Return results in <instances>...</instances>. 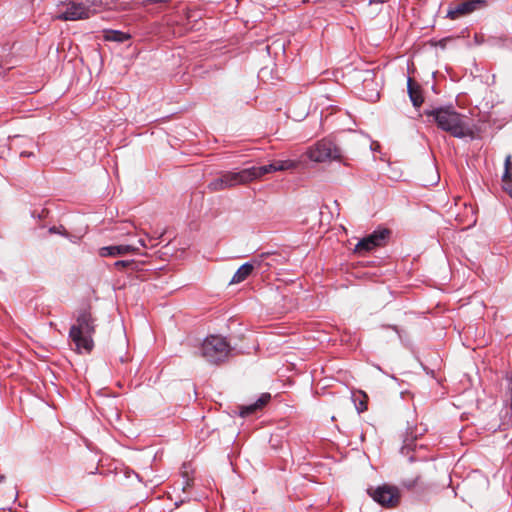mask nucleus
I'll return each instance as SVG.
<instances>
[{"instance_id":"4","label":"nucleus","mask_w":512,"mask_h":512,"mask_svg":"<svg viewBox=\"0 0 512 512\" xmlns=\"http://www.w3.org/2000/svg\"><path fill=\"white\" fill-rule=\"evenodd\" d=\"M231 351L230 344L224 337L211 335L207 337L201 346V355L208 362L218 364L225 361Z\"/></svg>"},{"instance_id":"6","label":"nucleus","mask_w":512,"mask_h":512,"mask_svg":"<svg viewBox=\"0 0 512 512\" xmlns=\"http://www.w3.org/2000/svg\"><path fill=\"white\" fill-rule=\"evenodd\" d=\"M486 6L485 0H465L462 2H453L447 11V18L456 20L467 16L474 11L480 10Z\"/></svg>"},{"instance_id":"24","label":"nucleus","mask_w":512,"mask_h":512,"mask_svg":"<svg viewBox=\"0 0 512 512\" xmlns=\"http://www.w3.org/2000/svg\"><path fill=\"white\" fill-rule=\"evenodd\" d=\"M4 476L0 475V483L3 481Z\"/></svg>"},{"instance_id":"20","label":"nucleus","mask_w":512,"mask_h":512,"mask_svg":"<svg viewBox=\"0 0 512 512\" xmlns=\"http://www.w3.org/2000/svg\"><path fill=\"white\" fill-rule=\"evenodd\" d=\"M49 232H50V233H59V234H62V232L59 230V228H58V227H55V226L51 227V228L49 229Z\"/></svg>"},{"instance_id":"21","label":"nucleus","mask_w":512,"mask_h":512,"mask_svg":"<svg viewBox=\"0 0 512 512\" xmlns=\"http://www.w3.org/2000/svg\"><path fill=\"white\" fill-rule=\"evenodd\" d=\"M32 155H33V153H31V152H26V151H23V152H21V153H20V156H21V157H30V156H32Z\"/></svg>"},{"instance_id":"18","label":"nucleus","mask_w":512,"mask_h":512,"mask_svg":"<svg viewBox=\"0 0 512 512\" xmlns=\"http://www.w3.org/2000/svg\"><path fill=\"white\" fill-rule=\"evenodd\" d=\"M420 478H421L420 473L411 474L410 476H407L403 479L402 485L408 489H412V488L416 487Z\"/></svg>"},{"instance_id":"11","label":"nucleus","mask_w":512,"mask_h":512,"mask_svg":"<svg viewBox=\"0 0 512 512\" xmlns=\"http://www.w3.org/2000/svg\"><path fill=\"white\" fill-rule=\"evenodd\" d=\"M138 248L133 245H114V246H107L102 247L99 250V254L102 257H108V256H122L126 254H133L138 252Z\"/></svg>"},{"instance_id":"15","label":"nucleus","mask_w":512,"mask_h":512,"mask_svg":"<svg viewBox=\"0 0 512 512\" xmlns=\"http://www.w3.org/2000/svg\"><path fill=\"white\" fill-rule=\"evenodd\" d=\"M104 38L108 41L124 42L130 38V35L117 30L104 31Z\"/></svg>"},{"instance_id":"5","label":"nucleus","mask_w":512,"mask_h":512,"mask_svg":"<svg viewBox=\"0 0 512 512\" xmlns=\"http://www.w3.org/2000/svg\"><path fill=\"white\" fill-rule=\"evenodd\" d=\"M307 157L314 162L321 163L331 160H340L341 149L330 139L317 141L306 151Z\"/></svg>"},{"instance_id":"12","label":"nucleus","mask_w":512,"mask_h":512,"mask_svg":"<svg viewBox=\"0 0 512 512\" xmlns=\"http://www.w3.org/2000/svg\"><path fill=\"white\" fill-rule=\"evenodd\" d=\"M407 89L413 106L416 108L420 107L424 102L420 84L417 83L413 78H408Z\"/></svg>"},{"instance_id":"8","label":"nucleus","mask_w":512,"mask_h":512,"mask_svg":"<svg viewBox=\"0 0 512 512\" xmlns=\"http://www.w3.org/2000/svg\"><path fill=\"white\" fill-rule=\"evenodd\" d=\"M369 494L377 503L387 508L396 507L400 501L398 489L388 485L378 487L373 492L369 491Z\"/></svg>"},{"instance_id":"13","label":"nucleus","mask_w":512,"mask_h":512,"mask_svg":"<svg viewBox=\"0 0 512 512\" xmlns=\"http://www.w3.org/2000/svg\"><path fill=\"white\" fill-rule=\"evenodd\" d=\"M271 399V396L269 393H264L260 396V398L253 404L244 406L241 408L240 415L242 417H246L257 410L262 409Z\"/></svg>"},{"instance_id":"9","label":"nucleus","mask_w":512,"mask_h":512,"mask_svg":"<svg viewBox=\"0 0 512 512\" xmlns=\"http://www.w3.org/2000/svg\"><path fill=\"white\" fill-rule=\"evenodd\" d=\"M271 256H273V255L270 253H263L260 255V259L255 258L251 263H245V264L241 265L238 268V270L235 272V274L233 275L230 283L238 284V283L243 282L245 279H247L250 276V274L254 270L255 266L261 267L262 264L264 263L263 259L269 258Z\"/></svg>"},{"instance_id":"16","label":"nucleus","mask_w":512,"mask_h":512,"mask_svg":"<svg viewBox=\"0 0 512 512\" xmlns=\"http://www.w3.org/2000/svg\"><path fill=\"white\" fill-rule=\"evenodd\" d=\"M360 398L354 394L355 407L359 413L368 409V396L364 391H358Z\"/></svg>"},{"instance_id":"23","label":"nucleus","mask_w":512,"mask_h":512,"mask_svg":"<svg viewBox=\"0 0 512 512\" xmlns=\"http://www.w3.org/2000/svg\"><path fill=\"white\" fill-rule=\"evenodd\" d=\"M57 19L64 20V13H60L56 17Z\"/></svg>"},{"instance_id":"14","label":"nucleus","mask_w":512,"mask_h":512,"mask_svg":"<svg viewBox=\"0 0 512 512\" xmlns=\"http://www.w3.org/2000/svg\"><path fill=\"white\" fill-rule=\"evenodd\" d=\"M503 189L512 198V160L507 157L505 162V172L502 178Z\"/></svg>"},{"instance_id":"19","label":"nucleus","mask_w":512,"mask_h":512,"mask_svg":"<svg viewBox=\"0 0 512 512\" xmlns=\"http://www.w3.org/2000/svg\"><path fill=\"white\" fill-rule=\"evenodd\" d=\"M169 0H145V4L167 3Z\"/></svg>"},{"instance_id":"17","label":"nucleus","mask_w":512,"mask_h":512,"mask_svg":"<svg viewBox=\"0 0 512 512\" xmlns=\"http://www.w3.org/2000/svg\"><path fill=\"white\" fill-rule=\"evenodd\" d=\"M114 267L118 270L136 271L138 263L134 260H119L114 263Z\"/></svg>"},{"instance_id":"3","label":"nucleus","mask_w":512,"mask_h":512,"mask_svg":"<svg viewBox=\"0 0 512 512\" xmlns=\"http://www.w3.org/2000/svg\"><path fill=\"white\" fill-rule=\"evenodd\" d=\"M427 116L433 117L438 128L448 132L456 138L473 137L474 131L470 127L469 118L458 113L452 106L435 108L426 112Z\"/></svg>"},{"instance_id":"10","label":"nucleus","mask_w":512,"mask_h":512,"mask_svg":"<svg viewBox=\"0 0 512 512\" xmlns=\"http://www.w3.org/2000/svg\"><path fill=\"white\" fill-rule=\"evenodd\" d=\"M90 9L82 2H66V20H78L88 18Z\"/></svg>"},{"instance_id":"22","label":"nucleus","mask_w":512,"mask_h":512,"mask_svg":"<svg viewBox=\"0 0 512 512\" xmlns=\"http://www.w3.org/2000/svg\"><path fill=\"white\" fill-rule=\"evenodd\" d=\"M275 260H276V259H275V257H273V258L271 259V261L266 262V263H265V265H266V266H268V267L273 266V263H274V261H275Z\"/></svg>"},{"instance_id":"2","label":"nucleus","mask_w":512,"mask_h":512,"mask_svg":"<svg viewBox=\"0 0 512 512\" xmlns=\"http://www.w3.org/2000/svg\"><path fill=\"white\" fill-rule=\"evenodd\" d=\"M75 322L69 329L71 348L79 354H89L94 348V335L96 333V318L92 314L89 304L78 308L74 315Z\"/></svg>"},{"instance_id":"7","label":"nucleus","mask_w":512,"mask_h":512,"mask_svg":"<svg viewBox=\"0 0 512 512\" xmlns=\"http://www.w3.org/2000/svg\"><path fill=\"white\" fill-rule=\"evenodd\" d=\"M389 229L376 230L370 235L362 238L355 246V252L364 254L377 247L384 246L390 236Z\"/></svg>"},{"instance_id":"1","label":"nucleus","mask_w":512,"mask_h":512,"mask_svg":"<svg viewBox=\"0 0 512 512\" xmlns=\"http://www.w3.org/2000/svg\"><path fill=\"white\" fill-rule=\"evenodd\" d=\"M297 162L292 160H276L268 165L253 166L244 168L240 171L222 172L219 177L213 179L207 185L211 192H218L225 189L234 188L238 185H246L255 180L261 179L264 175L276 172L294 169Z\"/></svg>"}]
</instances>
